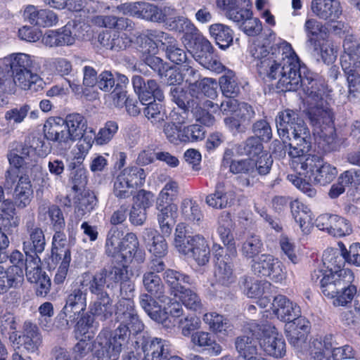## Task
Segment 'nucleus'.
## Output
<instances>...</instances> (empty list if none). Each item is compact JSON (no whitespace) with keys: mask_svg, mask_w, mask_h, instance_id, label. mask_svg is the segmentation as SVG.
I'll return each mask as SVG.
<instances>
[{"mask_svg":"<svg viewBox=\"0 0 360 360\" xmlns=\"http://www.w3.org/2000/svg\"><path fill=\"white\" fill-rule=\"evenodd\" d=\"M202 320L214 333H225L230 328V323L226 318L216 312H207L203 315Z\"/></svg>","mask_w":360,"mask_h":360,"instance_id":"obj_53","label":"nucleus"},{"mask_svg":"<svg viewBox=\"0 0 360 360\" xmlns=\"http://www.w3.org/2000/svg\"><path fill=\"white\" fill-rule=\"evenodd\" d=\"M217 7L221 10L226 18L240 22L250 14L248 0H216Z\"/></svg>","mask_w":360,"mask_h":360,"instance_id":"obj_23","label":"nucleus"},{"mask_svg":"<svg viewBox=\"0 0 360 360\" xmlns=\"http://www.w3.org/2000/svg\"><path fill=\"white\" fill-rule=\"evenodd\" d=\"M252 269L259 276L269 277L276 283L282 282L286 277L283 264L278 259L268 254L261 255L253 259Z\"/></svg>","mask_w":360,"mask_h":360,"instance_id":"obj_12","label":"nucleus"},{"mask_svg":"<svg viewBox=\"0 0 360 360\" xmlns=\"http://www.w3.org/2000/svg\"><path fill=\"white\" fill-rule=\"evenodd\" d=\"M25 274L28 281L36 282L40 276L45 274L41 268V259L38 255H26L25 262Z\"/></svg>","mask_w":360,"mask_h":360,"instance_id":"obj_58","label":"nucleus"},{"mask_svg":"<svg viewBox=\"0 0 360 360\" xmlns=\"http://www.w3.org/2000/svg\"><path fill=\"white\" fill-rule=\"evenodd\" d=\"M181 214L182 218L193 224L200 225L203 219V214L199 205L191 199H185L181 205Z\"/></svg>","mask_w":360,"mask_h":360,"instance_id":"obj_46","label":"nucleus"},{"mask_svg":"<svg viewBox=\"0 0 360 360\" xmlns=\"http://www.w3.org/2000/svg\"><path fill=\"white\" fill-rule=\"evenodd\" d=\"M116 320L119 326L113 331L103 329L108 340L122 348L128 349L131 334L136 335L144 329V324L140 319L132 299H120L117 304Z\"/></svg>","mask_w":360,"mask_h":360,"instance_id":"obj_3","label":"nucleus"},{"mask_svg":"<svg viewBox=\"0 0 360 360\" xmlns=\"http://www.w3.org/2000/svg\"><path fill=\"white\" fill-rule=\"evenodd\" d=\"M129 278L128 266L125 264L105 266L96 272L89 281L91 292L104 291V287L109 290L117 288L122 281Z\"/></svg>","mask_w":360,"mask_h":360,"instance_id":"obj_8","label":"nucleus"},{"mask_svg":"<svg viewBox=\"0 0 360 360\" xmlns=\"http://www.w3.org/2000/svg\"><path fill=\"white\" fill-rule=\"evenodd\" d=\"M337 174L338 170L336 167L325 162L322 160L321 163L319 164L311 181H313L316 184L325 186L330 183L335 178Z\"/></svg>","mask_w":360,"mask_h":360,"instance_id":"obj_54","label":"nucleus"},{"mask_svg":"<svg viewBox=\"0 0 360 360\" xmlns=\"http://www.w3.org/2000/svg\"><path fill=\"white\" fill-rule=\"evenodd\" d=\"M263 250V243L256 234H250L242 245V254L246 258H254Z\"/></svg>","mask_w":360,"mask_h":360,"instance_id":"obj_61","label":"nucleus"},{"mask_svg":"<svg viewBox=\"0 0 360 360\" xmlns=\"http://www.w3.org/2000/svg\"><path fill=\"white\" fill-rule=\"evenodd\" d=\"M44 132L48 140L60 143H68L70 142L65 121L60 117H51L48 118L44 125Z\"/></svg>","mask_w":360,"mask_h":360,"instance_id":"obj_27","label":"nucleus"},{"mask_svg":"<svg viewBox=\"0 0 360 360\" xmlns=\"http://www.w3.org/2000/svg\"><path fill=\"white\" fill-rule=\"evenodd\" d=\"M316 225L320 230L326 231L335 237L347 236L352 231L349 221L336 214H321L316 219Z\"/></svg>","mask_w":360,"mask_h":360,"instance_id":"obj_17","label":"nucleus"},{"mask_svg":"<svg viewBox=\"0 0 360 360\" xmlns=\"http://www.w3.org/2000/svg\"><path fill=\"white\" fill-rule=\"evenodd\" d=\"M91 293L96 295L97 298L89 304V313L102 321L109 319L112 314V300L108 293L105 291Z\"/></svg>","mask_w":360,"mask_h":360,"instance_id":"obj_29","label":"nucleus"},{"mask_svg":"<svg viewBox=\"0 0 360 360\" xmlns=\"http://www.w3.org/2000/svg\"><path fill=\"white\" fill-rule=\"evenodd\" d=\"M55 233L52 241V256L56 259L61 258L71 257L70 250L69 248L66 235L62 230H54Z\"/></svg>","mask_w":360,"mask_h":360,"instance_id":"obj_50","label":"nucleus"},{"mask_svg":"<svg viewBox=\"0 0 360 360\" xmlns=\"http://www.w3.org/2000/svg\"><path fill=\"white\" fill-rule=\"evenodd\" d=\"M351 67L346 60L342 63V68L347 76L349 98L355 97L356 93H360V70Z\"/></svg>","mask_w":360,"mask_h":360,"instance_id":"obj_59","label":"nucleus"},{"mask_svg":"<svg viewBox=\"0 0 360 360\" xmlns=\"http://www.w3.org/2000/svg\"><path fill=\"white\" fill-rule=\"evenodd\" d=\"M15 185L13 200L18 208L24 209L30 205L33 197L31 181L28 175L20 170L9 169L5 174L4 187L11 189Z\"/></svg>","mask_w":360,"mask_h":360,"instance_id":"obj_9","label":"nucleus"},{"mask_svg":"<svg viewBox=\"0 0 360 360\" xmlns=\"http://www.w3.org/2000/svg\"><path fill=\"white\" fill-rule=\"evenodd\" d=\"M86 282V281L84 280L79 283L75 284L67 294L65 304L60 312L65 319L67 325L74 323L86 310V289L84 288L89 286V282Z\"/></svg>","mask_w":360,"mask_h":360,"instance_id":"obj_10","label":"nucleus"},{"mask_svg":"<svg viewBox=\"0 0 360 360\" xmlns=\"http://www.w3.org/2000/svg\"><path fill=\"white\" fill-rule=\"evenodd\" d=\"M105 333H99L96 338L95 352L91 360H118L122 348L108 339Z\"/></svg>","mask_w":360,"mask_h":360,"instance_id":"obj_24","label":"nucleus"},{"mask_svg":"<svg viewBox=\"0 0 360 360\" xmlns=\"http://www.w3.org/2000/svg\"><path fill=\"white\" fill-rule=\"evenodd\" d=\"M123 233L117 228L109 231L105 242V253L117 262L127 264L134 259L137 263L145 260V252L139 248L136 235L132 232Z\"/></svg>","mask_w":360,"mask_h":360,"instance_id":"obj_4","label":"nucleus"},{"mask_svg":"<svg viewBox=\"0 0 360 360\" xmlns=\"http://www.w3.org/2000/svg\"><path fill=\"white\" fill-rule=\"evenodd\" d=\"M333 338L331 335L324 338H314L306 351L309 350V355L315 360H323L333 350Z\"/></svg>","mask_w":360,"mask_h":360,"instance_id":"obj_36","label":"nucleus"},{"mask_svg":"<svg viewBox=\"0 0 360 360\" xmlns=\"http://www.w3.org/2000/svg\"><path fill=\"white\" fill-rule=\"evenodd\" d=\"M1 67L9 68L14 75L30 70L34 65V57L22 53H13L0 60Z\"/></svg>","mask_w":360,"mask_h":360,"instance_id":"obj_30","label":"nucleus"},{"mask_svg":"<svg viewBox=\"0 0 360 360\" xmlns=\"http://www.w3.org/2000/svg\"><path fill=\"white\" fill-rule=\"evenodd\" d=\"M278 135L288 139L289 146H298L311 138L310 131L297 111L286 109L278 112L276 117Z\"/></svg>","mask_w":360,"mask_h":360,"instance_id":"obj_5","label":"nucleus"},{"mask_svg":"<svg viewBox=\"0 0 360 360\" xmlns=\"http://www.w3.org/2000/svg\"><path fill=\"white\" fill-rule=\"evenodd\" d=\"M268 39H257L250 46V53L257 60L259 73L271 79H278L277 88L283 91H294L300 87L309 92L319 79L311 73L302 77L297 56L286 41L270 47Z\"/></svg>","mask_w":360,"mask_h":360,"instance_id":"obj_1","label":"nucleus"},{"mask_svg":"<svg viewBox=\"0 0 360 360\" xmlns=\"http://www.w3.org/2000/svg\"><path fill=\"white\" fill-rule=\"evenodd\" d=\"M240 285L244 293L250 298H258L264 292L262 282L252 277H243Z\"/></svg>","mask_w":360,"mask_h":360,"instance_id":"obj_64","label":"nucleus"},{"mask_svg":"<svg viewBox=\"0 0 360 360\" xmlns=\"http://www.w3.org/2000/svg\"><path fill=\"white\" fill-rule=\"evenodd\" d=\"M260 330V347L269 356L275 358L283 357L286 352L285 342L275 327L262 325Z\"/></svg>","mask_w":360,"mask_h":360,"instance_id":"obj_16","label":"nucleus"},{"mask_svg":"<svg viewBox=\"0 0 360 360\" xmlns=\"http://www.w3.org/2000/svg\"><path fill=\"white\" fill-rule=\"evenodd\" d=\"M144 289L159 300L160 302H166L169 297L164 294L165 286L160 277L152 271H147L143 275Z\"/></svg>","mask_w":360,"mask_h":360,"instance_id":"obj_35","label":"nucleus"},{"mask_svg":"<svg viewBox=\"0 0 360 360\" xmlns=\"http://www.w3.org/2000/svg\"><path fill=\"white\" fill-rule=\"evenodd\" d=\"M163 278L169 285L172 294L179 297L187 309L194 311H200L202 309L203 304L198 294L184 285L193 283V281L188 275L168 269L165 271Z\"/></svg>","mask_w":360,"mask_h":360,"instance_id":"obj_6","label":"nucleus"},{"mask_svg":"<svg viewBox=\"0 0 360 360\" xmlns=\"http://www.w3.org/2000/svg\"><path fill=\"white\" fill-rule=\"evenodd\" d=\"M309 117L314 127V134L326 144L334 143L336 137L334 114L326 101H319L309 110Z\"/></svg>","mask_w":360,"mask_h":360,"instance_id":"obj_7","label":"nucleus"},{"mask_svg":"<svg viewBox=\"0 0 360 360\" xmlns=\"http://www.w3.org/2000/svg\"><path fill=\"white\" fill-rule=\"evenodd\" d=\"M158 210V221L162 233L168 236L172 231L175 223V215L177 206L176 205H156Z\"/></svg>","mask_w":360,"mask_h":360,"instance_id":"obj_33","label":"nucleus"},{"mask_svg":"<svg viewBox=\"0 0 360 360\" xmlns=\"http://www.w3.org/2000/svg\"><path fill=\"white\" fill-rule=\"evenodd\" d=\"M80 28L81 26L75 22H68L61 30H57L60 46L72 45L75 43L76 39L80 38L81 35L79 33Z\"/></svg>","mask_w":360,"mask_h":360,"instance_id":"obj_62","label":"nucleus"},{"mask_svg":"<svg viewBox=\"0 0 360 360\" xmlns=\"http://www.w3.org/2000/svg\"><path fill=\"white\" fill-rule=\"evenodd\" d=\"M191 243L186 246L188 250L181 254L193 258L200 266L208 263L210 257V250L205 238L200 234L192 236L188 241Z\"/></svg>","mask_w":360,"mask_h":360,"instance_id":"obj_21","label":"nucleus"},{"mask_svg":"<svg viewBox=\"0 0 360 360\" xmlns=\"http://www.w3.org/2000/svg\"><path fill=\"white\" fill-rule=\"evenodd\" d=\"M195 93L190 91L188 95L179 86H172L170 89V94L172 101L182 110H191L192 111L201 108L199 96H195Z\"/></svg>","mask_w":360,"mask_h":360,"instance_id":"obj_32","label":"nucleus"},{"mask_svg":"<svg viewBox=\"0 0 360 360\" xmlns=\"http://www.w3.org/2000/svg\"><path fill=\"white\" fill-rule=\"evenodd\" d=\"M354 274L350 269H340L338 272L330 271L320 280L322 293L329 298H335L345 285L354 281Z\"/></svg>","mask_w":360,"mask_h":360,"instance_id":"obj_15","label":"nucleus"},{"mask_svg":"<svg viewBox=\"0 0 360 360\" xmlns=\"http://www.w3.org/2000/svg\"><path fill=\"white\" fill-rule=\"evenodd\" d=\"M343 48L345 55L342 56L341 59V64L344 61L349 63L351 68H357L360 70V43L354 41L352 38H346L343 42Z\"/></svg>","mask_w":360,"mask_h":360,"instance_id":"obj_45","label":"nucleus"},{"mask_svg":"<svg viewBox=\"0 0 360 360\" xmlns=\"http://www.w3.org/2000/svg\"><path fill=\"white\" fill-rule=\"evenodd\" d=\"M152 98L161 101L164 99V94L155 80L148 79L145 83V88L140 92L139 98L143 105V102L148 101Z\"/></svg>","mask_w":360,"mask_h":360,"instance_id":"obj_63","label":"nucleus"},{"mask_svg":"<svg viewBox=\"0 0 360 360\" xmlns=\"http://www.w3.org/2000/svg\"><path fill=\"white\" fill-rule=\"evenodd\" d=\"M309 321L300 314L285 325L286 337L289 343L297 352H304L307 349V335L309 333Z\"/></svg>","mask_w":360,"mask_h":360,"instance_id":"obj_13","label":"nucleus"},{"mask_svg":"<svg viewBox=\"0 0 360 360\" xmlns=\"http://www.w3.org/2000/svg\"><path fill=\"white\" fill-rule=\"evenodd\" d=\"M22 339L23 347L28 353L38 352L42 344V336L38 327L31 323H25Z\"/></svg>","mask_w":360,"mask_h":360,"instance_id":"obj_37","label":"nucleus"},{"mask_svg":"<svg viewBox=\"0 0 360 360\" xmlns=\"http://www.w3.org/2000/svg\"><path fill=\"white\" fill-rule=\"evenodd\" d=\"M96 204V196L93 193H87L83 195L79 199L75 210V216L77 221L74 223L72 220L68 224V231L73 230L86 214L91 212Z\"/></svg>","mask_w":360,"mask_h":360,"instance_id":"obj_40","label":"nucleus"},{"mask_svg":"<svg viewBox=\"0 0 360 360\" xmlns=\"http://www.w3.org/2000/svg\"><path fill=\"white\" fill-rule=\"evenodd\" d=\"M271 310L278 319L284 322L291 321L300 314V307L282 295H278L274 298Z\"/></svg>","mask_w":360,"mask_h":360,"instance_id":"obj_26","label":"nucleus"},{"mask_svg":"<svg viewBox=\"0 0 360 360\" xmlns=\"http://www.w3.org/2000/svg\"><path fill=\"white\" fill-rule=\"evenodd\" d=\"M148 250L155 257L162 258L167 253L168 246L164 236L152 228L143 229L141 235Z\"/></svg>","mask_w":360,"mask_h":360,"instance_id":"obj_25","label":"nucleus"},{"mask_svg":"<svg viewBox=\"0 0 360 360\" xmlns=\"http://www.w3.org/2000/svg\"><path fill=\"white\" fill-rule=\"evenodd\" d=\"M25 22L41 27H52L58 23V18L55 12L49 9L40 8L34 5L25 7L22 13Z\"/></svg>","mask_w":360,"mask_h":360,"instance_id":"obj_19","label":"nucleus"},{"mask_svg":"<svg viewBox=\"0 0 360 360\" xmlns=\"http://www.w3.org/2000/svg\"><path fill=\"white\" fill-rule=\"evenodd\" d=\"M248 335H240L235 340V347L240 356L247 360H256L258 356L257 338L261 336L262 327L256 322L252 321L248 324Z\"/></svg>","mask_w":360,"mask_h":360,"instance_id":"obj_14","label":"nucleus"},{"mask_svg":"<svg viewBox=\"0 0 360 360\" xmlns=\"http://www.w3.org/2000/svg\"><path fill=\"white\" fill-rule=\"evenodd\" d=\"M214 276L216 282L222 285H229L234 281L232 264L226 256L222 259L217 258Z\"/></svg>","mask_w":360,"mask_h":360,"instance_id":"obj_43","label":"nucleus"},{"mask_svg":"<svg viewBox=\"0 0 360 360\" xmlns=\"http://www.w3.org/2000/svg\"><path fill=\"white\" fill-rule=\"evenodd\" d=\"M164 14L162 23L167 29L184 33L186 36L197 34L198 30L195 25L186 17L178 15L174 7L165 6Z\"/></svg>","mask_w":360,"mask_h":360,"instance_id":"obj_18","label":"nucleus"},{"mask_svg":"<svg viewBox=\"0 0 360 360\" xmlns=\"http://www.w3.org/2000/svg\"><path fill=\"white\" fill-rule=\"evenodd\" d=\"M143 360H184L179 356H171V345L167 340L143 335L140 340Z\"/></svg>","mask_w":360,"mask_h":360,"instance_id":"obj_11","label":"nucleus"},{"mask_svg":"<svg viewBox=\"0 0 360 360\" xmlns=\"http://www.w3.org/2000/svg\"><path fill=\"white\" fill-rule=\"evenodd\" d=\"M292 215L304 234L310 233L312 228V213L310 209L299 200L290 203Z\"/></svg>","mask_w":360,"mask_h":360,"instance_id":"obj_31","label":"nucleus"},{"mask_svg":"<svg viewBox=\"0 0 360 360\" xmlns=\"http://www.w3.org/2000/svg\"><path fill=\"white\" fill-rule=\"evenodd\" d=\"M300 143L298 146H289L288 151L291 158L290 165L300 176L288 174V179L308 197L314 198L316 195V190L301 176L308 177L311 180L323 159L316 155L307 153L311 148V138Z\"/></svg>","mask_w":360,"mask_h":360,"instance_id":"obj_2","label":"nucleus"},{"mask_svg":"<svg viewBox=\"0 0 360 360\" xmlns=\"http://www.w3.org/2000/svg\"><path fill=\"white\" fill-rule=\"evenodd\" d=\"M152 296L146 293L141 295L140 305L153 320L158 323L164 321L167 316L166 314L162 312L161 307Z\"/></svg>","mask_w":360,"mask_h":360,"instance_id":"obj_47","label":"nucleus"},{"mask_svg":"<svg viewBox=\"0 0 360 360\" xmlns=\"http://www.w3.org/2000/svg\"><path fill=\"white\" fill-rule=\"evenodd\" d=\"M219 85L222 94L227 98H234L240 92V86L235 73L231 70H225L219 79Z\"/></svg>","mask_w":360,"mask_h":360,"instance_id":"obj_49","label":"nucleus"},{"mask_svg":"<svg viewBox=\"0 0 360 360\" xmlns=\"http://www.w3.org/2000/svg\"><path fill=\"white\" fill-rule=\"evenodd\" d=\"M209 32L220 49L224 50L232 44L233 32L229 26L222 23H214L210 26Z\"/></svg>","mask_w":360,"mask_h":360,"instance_id":"obj_38","label":"nucleus"},{"mask_svg":"<svg viewBox=\"0 0 360 360\" xmlns=\"http://www.w3.org/2000/svg\"><path fill=\"white\" fill-rule=\"evenodd\" d=\"M233 152L228 149L224 152L223 165L229 167L231 173L235 174H245L248 177L243 181V185H250V177H255V160L252 158L243 160H232Z\"/></svg>","mask_w":360,"mask_h":360,"instance_id":"obj_20","label":"nucleus"},{"mask_svg":"<svg viewBox=\"0 0 360 360\" xmlns=\"http://www.w3.org/2000/svg\"><path fill=\"white\" fill-rule=\"evenodd\" d=\"M46 246V240L42 229L28 233V236L23 241V250L26 255H37L41 253Z\"/></svg>","mask_w":360,"mask_h":360,"instance_id":"obj_41","label":"nucleus"},{"mask_svg":"<svg viewBox=\"0 0 360 360\" xmlns=\"http://www.w3.org/2000/svg\"><path fill=\"white\" fill-rule=\"evenodd\" d=\"M35 157L34 148L22 143H15L12 146L8 159L12 169L20 170V168L30 163Z\"/></svg>","mask_w":360,"mask_h":360,"instance_id":"obj_28","label":"nucleus"},{"mask_svg":"<svg viewBox=\"0 0 360 360\" xmlns=\"http://www.w3.org/2000/svg\"><path fill=\"white\" fill-rule=\"evenodd\" d=\"M22 274V269L18 267L10 266L5 269L0 266V294H4L10 288L15 287Z\"/></svg>","mask_w":360,"mask_h":360,"instance_id":"obj_44","label":"nucleus"},{"mask_svg":"<svg viewBox=\"0 0 360 360\" xmlns=\"http://www.w3.org/2000/svg\"><path fill=\"white\" fill-rule=\"evenodd\" d=\"M310 8L314 15L328 21H335L342 12L338 0H312Z\"/></svg>","mask_w":360,"mask_h":360,"instance_id":"obj_22","label":"nucleus"},{"mask_svg":"<svg viewBox=\"0 0 360 360\" xmlns=\"http://www.w3.org/2000/svg\"><path fill=\"white\" fill-rule=\"evenodd\" d=\"M165 303L167 304V307L164 308L162 312L165 313L167 316L164 321H160V323H162L164 327L170 328L175 326L174 319L179 318L183 315L184 309L179 302H172L169 297Z\"/></svg>","mask_w":360,"mask_h":360,"instance_id":"obj_60","label":"nucleus"},{"mask_svg":"<svg viewBox=\"0 0 360 360\" xmlns=\"http://www.w3.org/2000/svg\"><path fill=\"white\" fill-rule=\"evenodd\" d=\"M346 259L342 252L335 249H328L323 254V262L328 269V272H338L342 269Z\"/></svg>","mask_w":360,"mask_h":360,"instance_id":"obj_55","label":"nucleus"},{"mask_svg":"<svg viewBox=\"0 0 360 360\" xmlns=\"http://www.w3.org/2000/svg\"><path fill=\"white\" fill-rule=\"evenodd\" d=\"M191 341L195 346L206 348L212 355H219L222 351L221 345L216 342L214 337L208 332L197 331L193 333Z\"/></svg>","mask_w":360,"mask_h":360,"instance_id":"obj_39","label":"nucleus"},{"mask_svg":"<svg viewBox=\"0 0 360 360\" xmlns=\"http://www.w3.org/2000/svg\"><path fill=\"white\" fill-rule=\"evenodd\" d=\"M70 141L81 138L87 129L86 119L79 113L68 115L64 119Z\"/></svg>","mask_w":360,"mask_h":360,"instance_id":"obj_34","label":"nucleus"},{"mask_svg":"<svg viewBox=\"0 0 360 360\" xmlns=\"http://www.w3.org/2000/svg\"><path fill=\"white\" fill-rule=\"evenodd\" d=\"M94 319L89 312L82 316L75 325V333L77 339L84 337L91 340L94 335Z\"/></svg>","mask_w":360,"mask_h":360,"instance_id":"obj_57","label":"nucleus"},{"mask_svg":"<svg viewBox=\"0 0 360 360\" xmlns=\"http://www.w3.org/2000/svg\"><path fill=\"white\" fill-rule=\"evenodd\" d=\"M39 215L48 214L53 230H63L65 226V218L60 208L56 205H42L38 210Z\"/></svg>","mask_w":360,"mask_h":360,"instance_id":"obj_52","label":"nucleus"},{"mask_svg":"<svg viewBox=\"0 0 360 360\" xmlns=\"http://www.w3.org/2000/svg\"><path fill=\"white\" fill-rule=\"evenodd\" d=\"M219 223V226L217 232L221 241L224 245L227 246V248L233 256L236 255L234 238L231 232L233 222L229 214L222 215Z\"/></svg>","mask_w":360,"mask_h":360,"instance_id":"obj_42","label":"nucleus"},{"mask_svg":"<svg viewBox=\"0 0 360 360\" xmlns=\"http://www.w3.org/2000/svg\"><path fill=\"white\" fill-rule=\"evenodd\" d=\"M119 129L118 124L115 121H108L103 127L100 128L97 134L93 129H89V132L94 135L95 143L98 146H104L109 143Z\"/></svg>","mask_w":360,"mask_h":360,"instance_id":"obj_51","label":"nucleus"},{"mask_svg":"<svg viewBox=\"0 0 360 360\" xmlns=\"http://www.w3.org/2000/svg\"><path fill=\"white\" fill-rule=\"evenodd\" d=\"M195 60L190 58L186 63L181 65V72L183 81L189 84V91L195 92L198 87V82L200 78V74L195 68Z\"/></svg>","mask_w":360,"mask_h":360,"instance_id":"obj_56","label":"nucleus"},{"mask_svg":"<svg viewBox=\"0 0 360 360\" xmlns=\"http://www.w3.org/2000/svg\"><path fill=\"white\" fill-rule=\"evenodd\" d=\"M224 186L222 183L216 185L214 193L206 197V203L213 208L223 209L231 204L232 195L224 191Z\"/></svg>","mask_w":360,"mask_h":360,"instance_id":"obj_48","label":"nucleus"}]
</instances>
